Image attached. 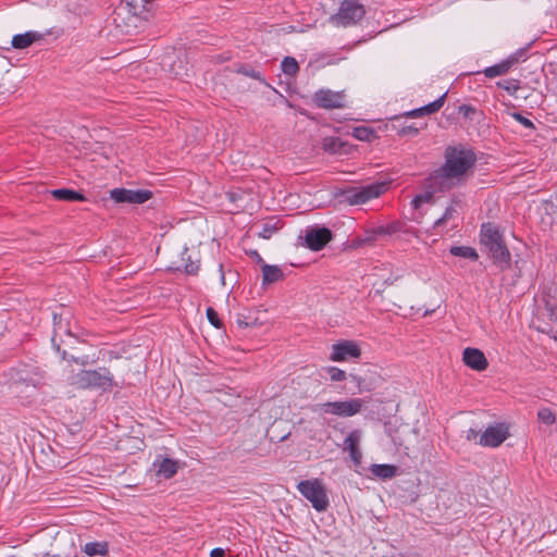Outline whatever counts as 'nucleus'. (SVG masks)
I'll list each match as a JSON object with an SVG mask.
<instances>
[{
  "instance_id": "1",
  "label": "nucleus",
  "mask_w": 557,
  "mask_h": 557,
  "mask_svg": "<svg viewBox=\"0 0 557 557\" xmlns=\"http://www.w3.org/2000/svg\"><path fill=\"white\" fill-rule=\"evenodd\" d=\"M444 157V164L431 176L432 185L441 191L465 183L468 173L476 163L474 151L461 145L448 146Z\"/></svg>"
},
{
  "instance_id": "2",
  "label": "nucleus",
  "mask_w": 557,
  "mask_h": 557,
  "mask_svg": "<svg viewBox=\"0 0 557 557\" xmlns=\"http://www.w3.org/2000/svg\"><path fill=\"white\" fill-rule=\"evenodd\" d=\"M480 242L487 249L494 264L502 270L509 268L510 251L506 246L503 234L494 223L487 222L481 225Z\"/></svg>"
},
{
  "instance_id": "3",
  "label": "nucleus",
  "mask_w": 557,
  "mask_h": 557,
  "mask_svg": "<svg viewBox=\"0 0 557 557\" xmlns=\"http://www.w3.org/2000/svg\"><path fill=\"white\" fill-rule=\"evenodd\" d=\"M72 386L81 389H101L110 391L115 386L114 377L106 367L97 370H81L69 377Z\"/></svg>"
},
{
  "instance_id": "4",
  "label": "nucleus",
  "mask_w": 557,
  "mask_h": 557,
  "mask_svg": "<svg viewBox=\"0 0 557 557\" xmlns=\"http://www.w3.org/2000/svg\"><path fill=\"white\" fill-rule=\"evenodd\" d=\"M366 15V9L359 0H343L338 11L330 16V22L337 27H348L358 24Z\"/></svg>"
},
{
  "instance_id": "5",
  "label": "nucleus",
  "mask_w": 557,
  "mask_h": 557,
  "mask_svg": "<svg viewBox=\"0 0 557 557\" xmlns=\"http://www.w3.org/2000/svg\"><path fill=\"white\" fill-rule=\"evenodd\" d=\"M366 401L362 398H348L345 400L318 404L314 410L323 414L349 418L360 413Z\"/></svg>"
},
{
  "instance_id": "6",
  "label": "nucleus",
  "mask_w": 557,
  "mask_h": 557,
  "mask_svg": "<svg viewBox=\"0 0 557 557\" xmlns=\"http://www.w3.org/2000/svg\"><path fill=\"white\" fill-rule=\"evenodd\" d=\"M297 488L317 511H324L329 507L325 488L318 479L300 481Z\"/></svg>"
},
{
  "instance_id": "7",
  "label": "nucleus",
  "mask_w": 557,
  "mask_h": 557,
  "mask_svg": "<svg viewBox=\"0 0 557 557\" xmlns=\"http://www.w3.org/2000/svg\"><path fill=\"white\" fill-rule=\"evenodd\" d=\"M387 190L386 183H372L367 186L354 188L346 193V200L350 205H363L380 197Z\"/></svg>"
},
{
  "instance_id": "8",
  "label": "nucleus",
  "mask_w": 557,
  "mask_h": 557,
  "mask_svg": "<svg viewBox=\"0 0 557 557\" xmlns=\"http://www.w3.org/2000/svg\"><path fill=\"white\" fill-rule=\"evenodd\" d=\"M312 101L320 109H342L347 104V96L345 91L321 88L313 94Z\"/></svg>"
},
{
  "instance_id": "9",
  "label": "nucleus",
  "mask_w": 557,
  "mask_h": 557,
  "mask_svg": "<svg viewBox=\"0 0 557 557\" xmlns=\"http://www.w3.org/2000/svg\"><path fill=\"white\" fill-rule=\"evenodd\" d=\"M508 436V426L505 423H497L485 429L480 436L479 444L483 447H498Z\"/></svg>"
},
{
  "instance_id": "10",
  "label": "nucleus",
  "mask_w": 557,
  "mask_h": 557,
  "mask_svg": "<svg viewBox=\"0 0 557 557\" xmlns=\"http://www.w3.org/2000/svg\"><path fill=\"white\" fill-rule=\"evenodd\" d=\"M361 356V349L354 341H341L332 345L330 360L343 362L349 359H357Z\"/></svg>"
},
{
  "instance_id": "11",
  "label": "nucleus",
  "mask_w": 557,
  "mask_h": 557,
  "mask_svg": "<svg viewBox=\"0 0 557 557\" xmlns=\"http://www.w3.org/2000/svg\"><path fill=\"white\" fill-rule=\"evenodd\" d=\"M333 238L331 230L327 227H311L306 231L305 243L312 251L323 249Z\"/></svg>"
},
{
  "instance_id": "12",
  "label": "nucleus",
  "mask_w": 557,
  "mask_h": 557,
  "mask_svg": "<svg viewBox=\"0 0 557 557\" xmlns=\"http://www.w3.org/2000/svg\"><path fill=\"white\" fill-rule=\"evenodd\" d=\"M111 198L115 202L144 203L152 197V193L147 189H126L114 188L110 191Z\"/></svg>"
},
{
  "instance_id": "13",
  "label": "nucleus",
  "mask_w": 557,
  "mask_h": 557,
  "mask_svg": "<svg viewBox=\"0 0 557 557\" xmlns=\"http://www.w3.org/2000/svg\"><path fill=\"white\" fill-rule=\"evenodd\" d=\"M462 360L466 366L475 371H484L488 366L484 354L478 348H466L463 350Z\"/></svg>"
},
{
  "instance_id": "14",
  "label": "nucleus",
  "mask_w": 557,
  "mask_h": 557,
  "mask_svg": "<svg viewBox=\"0 0 557 557\" xmlns=\"http://www.w3.org/2000/svg\"><path fill=\"white\" fill-rule=\"evenodd\" d=\"M42 38L44 34L35 30H28L24 34L14 35L11 45L14 49H26Z\"/></svg>"
},
{
  "instance_id": "15",
  "label": "nucleus",
  "mask_w": 557,
  "mask_h": 557,
  "mask_svg": "<svg viewBox=\"0 0 557 557\" xmlns=\"http://www.w3.org/2000/svg\"><path fill=\"white\" fill-rule=\"evenodd\" d=\"M446 94L442 95L437 99H435L433 102L423 106L419 109L411 110L407 112V115L410 117H418L424 114H433L441 110V108L444 106Z\"/></svg>"
},
{
  "instance_id": "16",
  "label": "nucleus",
  "mask_w": 557,
  "mask_h": 557,
  "mask_svg": "<svg viewBox=\"0 0 557 557\" xmlns=\"http://www.w3.org/2000/svg\"><path fill=\"white\" fill-rule=\"evenodd\" d=\"M50 194L55 200H60V201L73 202V201H85L86 200V197L84 194L76 191L74 189H69V188L53 189L50 191Z\"/></svg>"
},
{
  "instance_id": "17",
  "label": "nucleus",
  "mask_w": 557,
  "mask_h": 557,
  "mask_svg": "<svg viewBox=\"0 0 557 557\" xmlns=\"http://www.w3.org/2000/svg\"><path fill=\"white\" fill-rule=\"evenodd\" d=\"M262 270V284H272L276 283L284 277L283 270L277 265H270L267 263H263L261 267Z\"/></svg>"
},
{
  "instance_id": "18",
  "label": "nucleus",
  "mask_w": 557,
  "mask_h": 557,
  "mask_svg": "<svg viewBox=\"0 0 557 557\" xmlns=\"http://www.w3.org/2000/svg\"><path fill=\"white\" fill-rule=\"evenodd\" d=\"M459 206H460V201L458 199L454 198L451 200L450 205L445 209L443 215L434 222L433 227L436 228L449 221L457 220L459 216V212H458Z\"/></svg>"
},
{
  "instance_id": "19",
  "label": "nucleus",
  "mask_w": 557,
  "mask_h": 557,
  "mask_svg": "<svg viewBox=\"0 0 557 557\" xmlns=\"http://www.w3.org/2000/svg\"><path fill=\"white\" fill-rule=\"evenodd\" d=\"M128 8V11L139 17H145L149 12L152 0H123Z\"/></svg>"
},
{
  "instance_id": "20",
  "label": "nucleus",
  "mask_w": 557,
  "mask_h": 557,
  "mask_svg": "<svg viewBox=\"0 0 557 557\" xmlns=\"http://www.w3.org/2000/svg\"><path fill=\"white\" fill-rule=\"evenodd\" d=\"M380 233L377 232V227L366 230L362 235L357 236L352 240L354 247H362V246H372L377 237H380Z\"/></svg>"
},
{
  "instance_id": "21",
  "label": "nucleus",
  "mask_w": 557,
  "mask_h": 557,
  "mask_svg": "<svg viewBox=\"0 0 557 557\" xmlns=\"http://www.w3.org/2000/svg\"><path fill=\"white\" fill-rule=\"evenodd\" d=\"M370 471L373 476L383 480L393 479L397 474V468L393 465H372Z\"/></svg>"
},
{
  "instance_id": "22",
  "label": "nucleus",
  "mask_w": 557,
  "mask_h": 557,
  "mask_svg": "<svg viewBox=\"0 0 557 557\" xmlns=\"http://www.w3.org/2000/svg\"><path fill=\"white\" fill-rule=\"evenodd\" d=\"M178 470V465L175 460L170 458H164L159 465L157 474L164 479L173 478Z\"/></svg>"
},
{
  "instance_id": "23",
  "label": "nucleus",
  "mask_w": 557,
  "mask_h": 557,
  "mask_svg": "<svg viewBox=\"0 0 557 557\" xmlns=\"http://www.w3.org/2000/svg\"><path fill=\"white\" fill-rule=\"evenodd\" d=\"M430 186L433 190L431 191H424L421 194H418L413 197L411 200V206L414 210H420L423 205L432 203L434 199V193L440 191L432 185V181L430 180Z\"/></svg>"
},
{
  "instance_id": "24",
  "label": "nucleus",
  "mask_w": 557,
  "mask_h": 557,
  "mask_svg": "<svg viewBox=\"0 0 557 557\" xmlns=\"http://www.w3.org/2000/svg\"><path fill=\"white\" fill-rule=\"evenodd\" d=\"M511 65L507 59L500 61L497 64L486 67L483 73L488 78H494L496 76H502L507 74L511 70Z\"/></svg>"
},
{
  "instance_id": "25",
  "label": "nucleus",
  "mask_w": 557,
  "mask_h": 557,
  "mask_svg": "<svg viewBox=\"0 0 557 557\" xmlns=\"http://www.w3.org/2000/svg\"><path fill=\"white\" fill-rule=\"evenodd\" d=\"M182 261L184 262V270L189 275H196L200 269L199 258H193L188 250L185 249L182 253Z\"/></svg>"
},
{
  "instance_id": "26",
  "label": "nucleus",
  "mask_w": 557,
  "mask_h": 557,
  "mask_svg": "<svg viewBox=\"0 0 557 557\" xmlns=\"http://www.w3.org/2000/svg\"><path fill=\"white\" fill-rule=\"evenodd\" d=\"M108 543L107 542H89L86 543L83 547V552L88 556H104L108 554Z\"/></svg>"
},
{
  "instance_id": "27",
  "label": "nucleus",
  "mask_w": 557,
  "mask_h": 557,
  "mask_svg": "<svg viewBox=\"0 0 557 557\" xmlns=\"http://www.w3.org/2000/svg\"><path fill=\"white\" fill-rule=\"evenodd\" d=\"M449 251L455 257L469 259L472 261H476L479 259L476 250L469 246H451Z\"/></svg>"
},
{
  "instance_id": "28",
  "label": "nucleus",
  "mask_w": 557,
  "mask_h": 557,
  "mask_svg": "<svg viewBox=\"0 0 557 557\" xmlns=\"http://www.w3.org/2000/svg\"><path fill=\"white\" fill-rule=\"evenodd\" d=\"M281 228L280 221H267L257 233L258 237L270 239Z\"/></svg>"
},
{
  "instance_id": "29",
  "label": "nucleus",
  "mask_w": 557,
  "mask_h": 557,
  "mask_svg": "<svg viewBox=\"0 0 557 557\" xmlns=\"http://www.w3.org/2000/svg\"><path fill=\"white\" fill-rule=\"evenodd\" d=\"M352 136L361 141H372L375 139L376 133L373 128L368 126H357L352 129Z\"/></svg>"
},
{
  "instance_id": "30",
  "label": "nucleus",
  "mask_w": 557,
  "mask_h": 557,
  "mask_svg": "<svg viewBox=\"0 0 557 557\" xmlns=\"http://www.w3.org/2000/svg\"><path fill=\"white\" fill-rule=\"evenodd\" d=\"M361 432L359 430L351 431L344 441V449L348 453L359 449Z\"/></svg>"
},
{
  "instance_id": "31",
  "label": "nucleus",
  "mask_w": 557,
  "mask_h": 557,
  "mask_svg": "<svg viewBox=\"0 0 557 557\" xmlns=\"http://www.w3.org/2000/svg\"><path fill=\"white\" fill-rule=\"evenodd\" d=\"M281 66L284 74L289 76L296 75L297 72L299 71V65L296 59L293 57H285L282 61Z\"/></svg>"
},
{
  "instance_id": "32",
  "label": "nucleus",
  "mask_w": 557,
  "mask_h": 557,
  "mask_svg": "<svg viewBox=\"0 0 557 557\" xmlns=\"http://www.w3.org/2000/svg\"><path fill=\"white\" fill-rule=\"evenodd\" d=\"M531 44H528L525 47H522L518 50H516L513 53L508 55L506 59L510 63L511 66L518 64L519 62L525 61L528 55V50L530 49Z\"/></svg>"
},
{
  "instance_id": "33",
  "label": "nucleus",
  "mask_w": 557,
  "mask_h": 557,
  "mask_svg": "<svg viewBox=\"0 0 557 557\" xmlns=\"http://www.w3.org/2000/svg\"><path fill=\"white\" fill-rule=\"evenodd\" d=\"M497 86L506 90L509 95H516L520 89V83L517 79H505L497 83Z\"/></svg>"
},
{
  "instance_id": "34",
  "label": "nucleus",
  "mask_w": 557,
  "mask_h": 557,
  "mask_svg": "<svg viewBox=\"0 0 557 557\" xmlns=\"http://www.w3.org/2000/svg\"><path fill=\"white\" fill-rule=\"evenodd\" d=\"M324 371L329 374L332 382H343L346 380V372L337 367H326Z\"/></svg>"
},
{
  "instance_id": "35",
  "label": "nucleus",
  "mask_w": 557,
  "mask_h": 557,
  "mask_svg": "<svg viewBox=\"0 0 557 557\" xmlns=\"http://www.w3.org/2000/svg\"><path fill=\"white\" fill-rule=\"evenodd\" d=\"M236 321L240 327H251L259 325L257 318L252 317L250 312L248 314L239 313Z\"/></svg>"
},
{
  "instance_id": "36",
  "label": "nucleus",
  "mask_w": 557,
  "mask_h": 557,
  "mask_svg": "<svg viewBox=\"0 0 557 557\" xmlns=\"http://www.w3.org/2000/svg\"><path fill=\"white\" fill-rule=\"evenodd\" d=\"M61 355H62L63 359H66V360L71 361V362H75V363H77L79 366H83V367H86V366L91 364V363L95 362L94 360H90L89 357L86 356V355L85 356H81V357L70 356V358H67V354H66L65 350H63L61 352Z\"/></svg>"
},
{
  "instance_id": "37",
  "label": "nucleus",
  "mask_w": 557,
  "mask_h": 557,
  "mask_svg": "<svg viewBox=\"0 0 557 557\" xmlns=\"http://www.w3.org/2000/svg\"><path fill=\"white\" fill-rule=\"evenodd\" d=\"M537 418L547 425H550L555 422V414L548 408L540 409L537 412Z\"/></svg>"
},
{
  "instance_id": "38",
  "label": "nucleus",
  "mask_w": 557,
  "mask_h": 557,
  "mask_svg": "<svg viewBox=\"0 0 557 557\" xmlns=\"http://www.w3.org/2000/svg\"><path fill=\"white\" fill-rule=\"evenodd\" d=\"M399 230H400V224L398 222H393L387 225L377 226V232L380 233L381 236L395 234Z\"/></svg>"
},
{
  "instance_id": "39",
  "label": "nucleus",
  "mask_w": 557,
  "mask_h": 557,
  "mask_svg": "<svg viewBox=\"0 0 557 557\" xmlns=\"http://www.w3.org/2000/svg\"><path fill=\"white\" fill-rule=\"evenodd\" d=\"M206 314H207L208 321L214 327L220 329L222 326V322L219 319L218 312L213 308H211V307L207 308Z\"/></svg>"
},
{
  "instance_id": "40",
  "label": "nucleus",
  "mask_w": 557,
  "mask_h": 557,
  "mask_svg": "<svg viewBox=\"0 0 557 557\" xmlns=\"http://www.w3.org/2000/svg\"><path fill=\"white\" fill-rule=\"evenodd\" d=\"M510 115L512 116V119H515L517 122H519L521 125H523L527 128L533 129L535 127L531 120H529L528 117L523 116L519 112H512V113H510Z\"/></svg>"
},
{
  "instance_id": "41",
  "label": "nucleus",
  "mask_w": 557,
  "mask_h": 557,
  "mask_svg": "<svg viewBox=\"0 0 557 557\" xmlns=\"http://www.w3.org/2000/svg\"><path fill=\"white\" fill-rule=\"evenodd\" d=\"M238 72L244 74L245 76L258 79L260 82H264L261 73L256 71V70H253V69L242 67V69L238 70Z\"/></svg>"
},
{
  "instance_id": "42",
  "label": "nucleus",
  "mask_w": 557,
  "mask_h": 557,
  "mask_svg": "<svg viewBox=\"0 0 557 557\" xmlns=\"http://www.w3.org/2000/svg\"><path fill=\"white\" fill-rule=\"evenodd\" d=\"M349 457L354 461L355 466L358 467L361 463V459H362V453H361L360 448L355 449L354 451H350Z\"/></svg>"
},
{
  "instance_id": "43",
  "label": "nucleus",
  "mask_w": 557,
  "mask_h": 557,
  "mask_svg": "<svg viewBox=\"0 0 557 557\" xmlns=\"http://www.w3.org/2000/svg\"><path fill=\"white\" fill-rule=\"evenodd\" d=\"M474 112V109L470 106L462 104L459 107V113H462L463 116L469 117L471 113Z\"/></svg>"
},
{
  "instance_id": "44",
  "label": "nucleus",
  "mask_w": 557,
  "mask_h": 557,
  "mask_svg": "<svg viewBox=\"0 0 557 557\" xmlns=\"http://www.w3.org/2000/svg\"><path fill=\"white\" fill-rule=\"evenodd\" d=\"M225 552L221 547H215L210 552V557H224Z\"/></svg>"
},
{
  "instance_id": "45",
  "label": "nucleus",
  "mask_w": 557,
  "mask_h": 557,
  "mask_svg": "<svg viewBox=\"0 0 557 557\" xmlns=\"http://www.w3.org/2000/svg\"><path fill=\"white\" fill-rule=\"evenodd\" d=\"M478 435H479V434H478V432H476L475 430L470 429V430L468 431V434H467V440H468V441H472V440L476 438V436H478Z\"/></svg>"
},
{
  "instance_id": "46",
  "label": "nucleus",
  "mask_w": 557,
  "mask_h": 557,
  "mask_svg": "<svg viewBox=\"0 0 557 557\" xmlns=\"http://www.w3.org/2000/svg\"><path fill=\"white\" fill-rule=\"evenodd\" d=\"M403 134H406V133H412V134H418V128H414V127H408V129L404 128L401 131Z\"/></svg>"
},
{
  "instance_id": "47",
  "label": "nucleus",
  "mask_w": 557,
  "mask_h": 557,
  "mask_svg": "<svg viewBox=\"0 0 557 557\" xmlns=\"http://www.w3.org/2000/svg\"><path fill=\"white\" fill-rule=\"evenodd\" d=\"M54 341H55V339H54V337H53V338H52L53 346L55 347V349H57L58 351H60V346H59V345H57V344L54 343Z\"/></svg>"
}]
</instances>
